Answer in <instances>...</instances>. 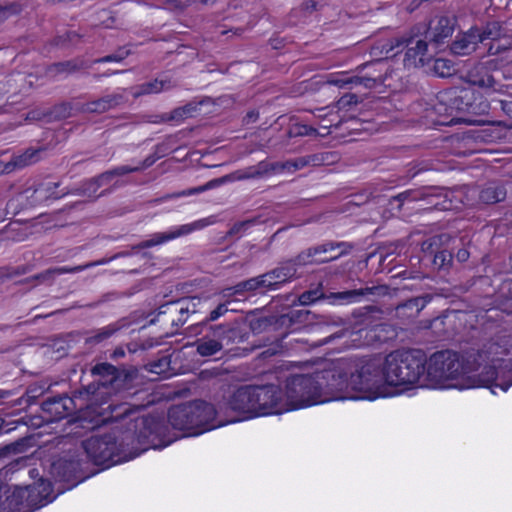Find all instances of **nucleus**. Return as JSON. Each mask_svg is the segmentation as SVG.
I'll use <instances>...</instances> for the list:
<instances>
[{
  "label": "nucleus",
  "mask_w": 512,
  "mask_h": 512,
  "mask_svg": "<svg viewBox=\"0 0 512 512\" xmlns=\"http://www.w3.org/2000/svg\"><path fill=\"white\" fill-rule=\"evenodd\" d=\"M426 379L435 385H447L461 376L460 355L452 350H441L426 358Z\"/></svg>",
  "instance_id": "obj_12"
},
{
  "label": "nucleus",
  "mask_w": 512,
  "mask_h": 512,
  "mask_svg": "<svg viewBox=\"0 0 512 512\" xmlns=\"http://www.w3.org/2000/svg\"><path fill=\"white\" fill-rule=\"evenodd\" d=\"M271 174L270 162L260 161L256 166L250 167L248 173L240 178H259Z\"/></svg>",
  "instance_id": "obj_58"
},
{
  "label": "nucleus",
  "mask_w": 512,
  "mask_h": 512,
  "mask_svg": "<svg viewBox=\"0 0 512 512\" xmlns=\"http://www.w3.org/2000/svg\"><path fill=\"white\" fill-rule=\"evenodd\" d=\"M198 227H200L199 222H195L193 224L182 225L173 231L164 232V233H155L149 239L141 241L140 243H138L136 245H133L131 247V251H121V252L114 254L113 256H111L108 259H101V260H98L95 262H91L90 267L95 266V265L105 264V263L112 261L114 259H117V258L130 256L132 254V252H138L143 249H147V248H150L153 246L160 245L166 241L173 240L180 236L187 235Z\"/></svg>",
  "instance_id": "obj_17"
},
{
  "label": "nucleus",
  "mask_w": 512,
  "mask_h": 512,
  "mask_svg": "<svg viewBox=\"0 0 512 512\" xmlns=\"http://www.w3.org/2000/svg\"><path fill=\"white\" fill-rule=\"evenodd\" d=\"M491 65H493V60L475 65L467 71L464 77L465 81L472 86H478L483 89L491 90Z\"/></svg>",
  "instance_id": "obj_24"
},
{
  "label": "nucleus",
  "mask_w": 512,
  "mask_h": 512,
  "mask_svg": "<svg viewBox=\"0 0 512 512\" xmlns=\"http://www.w3.org/2000/svg\"><path fill=\"white\" fill-rule=\"evenodd\" d=\"M124 102V95L119 93L108 94L99 99L83 104L80 110L86 113L102 114L123 104Z\"/></svg>",
  "instance_id": "obj_25"
},
{
  "label": "nucleus",
  "mask_w": 512,
  "mask_h": 512,
  "mask_svg": "<svg viewBox=\"0 0 512 512\" xmlns=\"http://www.w3.org/2000/svg\"><path fill=\"white\" fill-rule=\"evenodd\" d=\"M167 417L173 429L183 432L182 437L197 436L223 426L218 409L204 400L172 406Z\"/></svg>",
  "instance_id": "obj_2"
},
{
  "label": "nucleus",
  "mask_w": 512,
  "mask_h": 512,
  "mask_svg": "<svg viewBox=\"0 0 512 512\" xmlns=\"http://www.w3.org/2000/svg\"><path fill=\"white\" fill-rule=\"evenodd\" d=\"M106 423H116L114 431L91 436L82 441L88 459L95 465L109 468L132 459L149 448L161 449L178 437L171 435L164 419L141 416L140 409L127 403L108 406Z\"/></svg>",
  "instance_id": "obj_1"
},
{
  "label": "nucleus",
  "mask_w": 512,
  "mask_h": 512,
  "mask_svg": "<svg viewBox=\"0 0 512 512\" xmlns=\"http://www.w3.org/2000/svg\"><path fill=\"white\" fill-rule=\"evenodd\" d=\"M256 283L257 282H254L253 277H252L247 280L240 281L239 283H237L236 285H234L232 287L226 288L225 291L227 292L228 296L242 295L246 292L256 293V288H255Z\"/></svg>",
  "instance_id": "obj_48"
},
{
  "label": "nucleus",
  "mask_w": 512,
  "mask_h": 512,
  "mask_svg": "<svg viewBox=\"0 0 512 512\" xmlns=\"http://www.w3.org/2000/svg\"><path fill=\"white\" fill-rule=\"evenodd\" d=\"M135 292H136L135 287H133L127 291H124V292H117V291L107 292V293L103 294L100 297V299L97 300L96 302L88 304L87 307L95 308V307H97L103 303L109 302V301H113V300H116V299H119L122 297H130L133 294H135Z\"/></svg>",
  "instance_id": "obj_51"
},
{
  "label": "nucleus",
  "mask_w": 512,
  "mask_h": 512,
  "mask_svg": "<svg viewBox=\"0 0 512 512\" xmlns=\"http://www.w3.org/2000/svg\"><path fill=\"white\" fill-rule=\"evenodd\" d=\"M201 304L202 300L197 296L182 298L175 302H172L171 305L179 313V317L176 320H173V323L177 326L184 325L187 321V314L198 313V306H200Z\"/></svg>",
  "instance_id": "obj_30"
},
{
  "label": "nucleus",
  "mask_w": 512,
  "mask_h": 512,
  "mask_svg": "<svg viewBox=\"0 0 512 512\" xmlns=\"http://www.w3.org/2000/svg\"><path fill=\"white\" fill-rule=\"evenodd\" d=\"M7 492L3 498L9 512H33L55 499L51 482L42 478L33 485L16 487L11 494Z\"/></svg>",
  "instance_id": "obj_8"
},
{
  "label": "nucleus",
  "mask_w": 512,
  "mask_h": 512,
  "mask_svg": "<svg viewBox=\"0 0 512 512\" xmlns=\"http://www.w3.org/2000/svg\"><path fill=\"white\" fill-rule=\"evenodd\" d=\"M34 444L33 436H26L19 438L18 440L4 445L0 448V460L7 458L11 455H16L19 453L25 452L28 448L32 447Z\"/></svg>",
  "instance_id": "obj_35"
},
{
  "label": "nucleus",
  "mask_w": 512,
  "mask_h": 512,
  "mask_svg": "<svg viewBox=\"0 0 512 512\" xmlns=\"http://www.w3.org/2000/svg\"><path fill=\"white\" fill-rule=\"evenodd\" d=\"M197 353L202 357H211L222 351L224 348L219 341L202 336L194 342Z\"/></svg>",
  "instance_id": "obj_38"
},
{
  "label": "nucleus",
  "mask_w": 512,
  "mask_h": 512,
  "mask_svg": "<svg viewBox=\"0 0 512 512\" xmlns=\"http://www.w3.org/2000/svg\"><path fill=\"white\" fill-rule=\"evenodd\" d=\"M317 129L306 125V124H300L295 123L291 125L287 131V137L288 138H295L300 136H309V135H316Z\"/></svg>",
  "instance_id": "obj_55"
},
{
  "label": "nucleus",
  "mask_w": 512,
  "mask_h": 512,
  "mask_svg": "<svg viewBox=\"0 0 512 512\" xmlns=\"http://www.w3.org/2000/svg\"><path fill=\"white\" fill-rule=\"evenodd\" d=\"M284 399L288 411L321 403L315 374H294L288 377Z\"/></svg>",
  "instance_id": "obj_11"
},
{
  "label": "nucleus",
  "mask_w": 512,
  "mask_h": 512,
  "mask_svg": "<svg viewBox=\"0 0 512 512\" xmlns=\"http://www.w3.org/2000/svg\"><path fill=\"white\" fill-rule=\"evenodd\" d=\"M270 320H271V331L285 330V332L282 333V336H285L287 334V331L289 329L293 328L291 325V322L289 320L288 313L270 314Z\"/></svg>",
  "instance_id": "obj_49"
},
{
  "label": "nucleus",
  "mask_w": 512,
  "mask_h": 512,
  "mask_svg": "<svg viewBox=\"0 0 512 512\" xmlns=\"http://www.w3.org/2000/svg\"><path fill=\"white\" fill-rule=\"evenodd\" d=\"M86 403L77 405L73 396L61 394L54 397H49L41 404V409L46 414L47 422H57L67 416L71 415L75 410L82 409Z\"/></svg>",
  "instance_id": "obj_18"
},
{
  "label": "nucleus",
  "mask_w": 512,
  "mask_h": 512,
  "mask_svg": "<svg viewBox=\"0 0 512 512\" xmlns=\"http://www.w3.org/2000/svg\"><path fill=\"white\" fill-rule=\"evenodd\" d=\"M253 390L256 404L259 406V416L281 414L288 411L283 391L279 386L273 384L253 385Z\"/></svg>",
  "instance_id": "obj_16"
},
{
  "label": "nucleus",
  "mask_w": 512,
  "mask_h": 512,
  "mask_svg": "<svg viewBox=\"0 0 512 512\" xmlns=\"http://www.w3.org/2000/svg\"><path fill=\"white\" fill-rule=\"evenodd\" d=\"M388 386L407 387L425 375L426 354L421 349L396 350L384 359Z\"/></svg>",
  "instance_id": "obj_6"
},
{
  "label": "nucleus",
  "mask_w": 512,
  "mask_h": 512,
  "mask_svg": "<svg viewBox=\"0 0 512 512\" xmlns=\"http://www.w3.org/2000/svg\"><path fill=\"white\" fill-rule=\"evenodd\" d=\"M455 23V19L443 16L438 19L434 27L427 24V32H425V34L429 39L433 53H437L441 47L447 43V39H449L454 32Z\"/></svg>",
  "instance_id": "obj_21"
},
{
  "label": "nucleus",
  "mask_w": 512,
  "mask_h": 512,
  "mask_svg": "<svg viewBox=\"0 0 512 512\" xmlns=\"http://www.w3.org/2000/svg\"><path fill=\"white\" fill-rule=\"evenodd\" d=\"M266 273L272 283H275L276 290L279 289L283 284L291 282L300 277V275L296 273L295 268H292V265L287 259L280 261L275 268L267 271Z\"/></svg>",
  "instance_id": "obj_27"
},
{
  "label": "nucleus",
  "mask_w": 512,
  "mask_h": 512,
  "mask_svg": "<svg viewBox=\"0 0 512 512\" xmlns=\"http://www.w3.org/2000/svg\"><path fill=\"white\" fill-rule=\"evenodd\" d=\"M321 253L322 251L320 245H316L313 247H309L305 250H302L296 256L289 258L287 260L292 265V268H295V270L297 271L298 267L328 263L329 259H326V257H320Z\"/></svg>",
  "instance_id": "obj_28"
},
{
  "label": "nucleus",
  "mask_w": 512,
  "mask_h": 512,
  "mask_svg": "<svg viewBox=\"0 0 512 512\" xmlns=\"http://www.w3.org/2000/svg\"><path fill=\"white\" fill-rule=\"evenodd\" d=\"M428 261L432 264L434 269L438 271H448L453 264V254L449 250L441 248L437 254H434Z\"/></svg>",
  "instance_id": "obj_41"
},
{
  "label": "nucleus",
  "mask_w": 512,
  "mask_h": 512,
  "mask_svg": "<svg viewBox=\"0 0 512 512\" xmlns=\"http://www.w3.org/2000/svg\"><path fill=\"white\" fill-rule=\"evenodd\" d=\"M314 374L321 403L332 400H353L350 371H346L340 365H334L327 369L316 371Z\"/></svg>",
  "instance_id": "obj_9"
},
{
  "label": "nucleus",
  "mask_w": 512,
  "mask_h": 512,
  "mask_svg": "<svg viewBox=\"0 0 512 512\" xmlns=\"http://www.w3.org/2000/svg\"><path fill=\"white\" fill-rule=\"evenodd\" d=\"M504 358L501 361L509 368L511 376L508 380L498 382V373L495 366L485 365L480 374L468 376L466 383L461 385V388H475V387H500L503 391H507L512 385V346L504 351Z\"/></svg>",
  "instance_id": "obj_15"
},
{
  "label": "nucleus",
  "mask_w": 512,
  "mask_h": 512,
  "mask_svg": "<svg viewBox=\"0 0 512 512\" xmlns=\"http://www.w3.org/2000/svg\"><path fill=\"white\" fill-rule=\"evenodd\" d=\"M90 266H91V264L80 265V266H75V267H71V268H67V267L49 268L41 273L27 277L24 280L19 281V283H21V284L31 283L33 287H35L36 285H38L40 283H50L51 284L54 281V278L56 275L80 272L86 268H89Z\"/></svg>",
  "instance_id": "obj_26"
},
{
  "label": "nucleus",
  "mask_w": 512,
  "mask_h": 512,
  "mask_svg": "<svg viewBox=\"0 0 512 512\" xmlns=\"http://www.w3.org/2000/svg\"><path fill=\"white\" fill-rule=\"evenodd\" d=\"M425 32L427 24L418 23L402 35L390 39L383 48L389 53L401 47L405 49V67H423L432 58V53H429L430 42Z\"/></svg>",
  "instance_id": "obj_7"
},
{
  "label": "nucleus",
  "mask_w": 512,
  "mask_h": 512,
  "mask_svg": "<svg viewBox=\"0 0 512 512\" xmlns=\"http://www.w3.org/2000/svg\"><path fill=\"white\" fill-rule=\"evenodd\" d=\"M287 313L292 327L310 324L316 318V315L308 309H291Z\"/></svg>",
  "instance_id": "obj_45"
},
{
  "label": "nucleus",
  "mask_w": 512,
  "mask_h": 512,
  "mask_svg": "<svg viewBox=\"0 0 512 512\" xmlns=\"http://www.w3.org/2000/svg\"><path fill=\"white\" fill-rule=\"evenodd\" d=\"M98 188H100L95 181L94 177L83 182L81 186L70 193L76 194V195H82V196H88L92 197L97 192Z\"/></svg>",
  "instance_id": "obj_59"
},
{
  "label": "nucleus",
  "mask_w": 512,
  "mask_h": 512,
  "mask_svg": "<svg viewBox=\"0 0 512 512\" xmlns=\"http://www.w3.org/2000/svg\"><path fill=\"white\" fill-rule=\"evenodd\" d=\"M450 49L456 55H468L475 51V42H470L463 34L452 42Z\"/></svg>",
  "instance_id": "obj_47"
},
{
  "label": "nucleus",
  "mask_w": 512,
  "mask_h": 512,
  "mask_svg": "<svg viewBox=\"0 0 512 512\" xmlns=\"http://www.w3.org/2000/svg\"><path fill=\"white\" fill-rule=\"evenodd\" d=\"M433 71L442 78L449 77L454 72V65L450 60L438 58L434 60Z\"/></svg>",
  "instance_id": "obj_52"
},
{
  "label": "nucleus",
  "mask_w": 512,
  "mask_h": 512,
  "mask_svg": "<svg viewBox=\"0 0 512 512\" xmlns=\"http://www.w3.org/2000/svg\"><path fill=\"white\" fill-rule=\"evenodd\" d=\"M386 59H376L356 68V72L363 74L365 80V88L372 89L377 85H382L385 82Z\"/></svg>",
  "instance_id": "obj_22"
},
{
  "label": "nucleus",
  "mask_w": 512,
  "mask_h": 512,
  "mask_svg": "<svg viewBox=\"0 0 512 512\" xmlns=\"http://www.w3.org/2000/svg\"><path fill=\"white\" fill-rule=\"evenodd\" d=\"M254 282H257L255 284L256 292L260 294H265L269 290H276L275 289V283L273 284L270 278H268L267 273H263L261 275H258L256 277H253Z\"/></svg>",
  "instance_id": "obj_61"
},
{
  "label": "nucleus",
  "mask_w": 512,
  "mask_h": 512,
  "mask_svg": "<svg viewBox=\"0 0 512 512\" xmlns=\"http://www.w3.org/2000/svg\"><path fill=\"white\" fill-rule=\"evenodd\" d=\"M163 147V145H157L156 146V150L153 154L147 156L140 164V166H136V167H131L130 166V169H132V173L133 172H139V171H142L144 169H147L149 168L150 166H152L160 157L161 155L159 154L161 152V148Z\"/></svg>",
  "instance_id": "obj_62"
},
{
  "label": "nucleus",
  "mask_w": 512,
  "mask_h": 512,
  "mask_svg": "<svg viewBox=\"0 0 512 512\" xmlns=\"http://www.w3.org/2000/svg\"><path fill=\"white\" fill-rule=\"evenodd\" d=\"M383 314L384 312L379 306L367 305L356 309L352 315L358 324L371 325L374 322L382 319Z\"/></svg>",
  "instance_id": "obj_34"
},
{
  "label": "nucleus",
  "mask_w": 512,
  "mask_h": 512,
  "mask_svg": "<svg viewBox=\"0 0 512 512\" xmlns=\"http://www.w3.org/2000/svg\"><path fill=\"white\" fill-rule=\"evenodd\" d=\"M249 327L255 334H259L264 331H271L270 315H264L250 319Z\"/></svg>",
  "instance_id": "obj_53"
},
{
  "label": "nucleus",
  "mask_w": 512,
  "mask_h": 512,
  "mask_svg": "<svg viewBox=\"0 0 512 512\" xmlns=\"http://www.w3.org/2000/svg\"><path fill=\"white\" fill-rule=\"evenodd\" d=\"M41 152V149H27L22 154L14 155L12 159L4 165L3 171L5 173H11L16 169H21L36 163L39 160Z\"/></svg>",
  "instance_id": "obj_31"
},
{
  "label": "nucleus",
  "mask_w": 512,
  "mask_h": 512,
  "mask_svg": "<svg viewBox=\"0 0 512 512\" xmlns=\"http://www.w3.org/2000/svg\"><path fill=\"white\" fill-rule=\"evenodd\" d=\"M481 34L483 40L498 41L502 37H505L506 31L498 21H491L486 23L484 27H481Z\"/></svg>",
  "instance_id": "obj_42"
},
{
  "label": "nucleus",
  "mask_w": 512,
  "mask_h": 512,
  "mask_svg": "<svg viewBox=\"0 0 512 512\" xmlns=\"http://www.w3.org/2000/svg\"><path fill=\"white\" fill-rule=\"evenodd\" d=\"M129 173H132V169H130V166L123 165L105 171L99 174L98 176L94 177V179L97 182L98 186L101 187L103 185L110 183L115 177L124 176Z\"/></svg>",
  "instance_id": "obj_43"
},
{
  "label": "nucleus",
  "mask_w": 512,
  "mask_h": 512,
  "mask_svg": "<svg viewBox=\"0 0 512 512\" xmlns=\"http://www.w3.org/2000/svg\"><path fill=\"white\" fill-rule=\"evenodd\" d=\"M436 188L434 187H421L417 189H409L403 191L395 196H392L388 200V207L391 211L394 212H402L404 205L413 203L420 200H427L428 204L437 207L438 202H433V198L439 197L438 194H435L434 191Z\"/></svg>",
  "instance_id": "obj_20"
},
{
  "label": "nucleus",
  "mask_w": 512,
  "mask_h": 512,
  "mask_svg": "<svg viewBox=\"0 0 512 512\" xmlns=\"http://www.w3.org/2000/svg\"><path fill=\"white\" fill-rule=\"evenodd\" d=\"M21 11L22 5L16 1L0 5V25L10 17L20 14Z\"/></svg>",
  "instance_id": "obj_56"
},
{
  "label": "nucleus",
  "mask_w": 512,
  "mask_h": 512,
  "mask_svg": "<svg viewBox=\"0 0 512 512\" xmlns=\"http://www.w3.org/2000/svg\"><path fill=\"white\" fill-rule=\"evenodd\" d=\"M388 287L385 285L366 287L361 289L346 290L341 292H331L324 294L320 289L308 290L303 292L298 300L301 305H309L318 300L327 299L330 303H351L357 301L364 295H385Z\"/></svg>",
  "instance_id": "obj_13"
},
{
  "label": "nucleus",
  "mask_w": 512,
  "mask_h": 512,
  "mask_svg": "<svg viewBox=\"0 0 512 512\" xmlns=\"http://www.w3.org/2000/svg\"><path fill=\"white\" fill-rule=\"evenodd\" d=\"M58 186V182L41 183L38 185V188L35 189V192H44L46 199H59L70 193V191H63L61 194L56 193L55 189Z\"/></svg>",
  "instance_id": "obj_57"
},
{
  "label": "nucleus",
  "mask_w": 512,
  "mask_h": 512,
  "mask_svg": "<svg viewBox=\"0 0 512 512\" xmlns=\"http://www.w3.org/2000/svg\"><path fill=\"white\" fill-rule=\"evenodd\" d=\"M255 222H256V219H248V220L236 222L228 230L226 235L228 237L240 236L244 231H246L248 228H250Z\"/></svg>",
  "instance_id": "obj_63"
},
{
  "label": "nucleus",
  "mask_w": 512,
  "mask_h": 512,
  "mask_svg": "<svg viewBox=\"0 0 512 512\" xmlns=\"http://www.w3.org/2000/svg\"><path fill=\"white\" fill-rule=\"evenodd\" d=\"M507 195L506 188L498 182L487 183L479 193V199L484 204H496L504 201Z\"/></svg>",
  "instance_id": "obj_32"
},
{
  "label": "nucleus",
  "mask_w": 512,
  "mask_h": 512,
  "mask_svg": "<svg viewBox=\"0 0 512 512\" xmlns=\"http://www.w3.org/2000/svg\"><path fill=\"white\" fill-rule=\"evenodd\" d=\"M443 239H448L446 234L434 235L421 244V251L423 252V260H430L434 254L443 248Z\"/></svg>",
  "instance_id": "obj_39"
},
{
  "label": "nucleus",
  "mask_w": 512,
  "mask_h": 512,
  "mask_svg": "<svg viewBox=\"0 0 512 512\" xmlns=\"http://www.w3.org/2000/svg\"><path fill=\"white\" fill-rule=\"evenodd\" d=\"M223 414V425L259 416V406L254 397L253 385H243L236 389L218 408Z\"/></svg>",
  "instance_id": "obj_10"
},
{
  "label": "nucleus",
  "mask_w": 512,
  "mask_h": 512,
  "mask_svg": "<svg viewBox=\"0 0 512 512\" xmlns=\"http://www.w3.org/2000/svg\"><path fill=\"white\" fill-rule=\"evenodd\" d=\"M438 103L434 109L439 115L451 117L447 123H468L474 122L466 116H477L484 114L489 105L481 95L471 87H450L440 91L437 95Z\"/></svg>",
  "instance_id": "obj_3"
},
{
  "label": "nucleus",
  "mask_w": 512,
  "mask_h": 512,
  "mask_svg": "<svg viewBox=\"0 0 512 512\" xmlns=\"http://www.w3.org/2000/svg\"><path fill=\"white\" fill-rule=\"evenodd\" d=\"M230 304L229 301L219 303L213 310H211L208 315L202 319L198 325H208L211 324V322H214L218 320L220 317L224 316L228 311V305Z\"/></svg>",
  "instance_id": "obj_54"
},
{
  "label": "nucleus",
  "mask_w": 512,
  "mask_h": 512,
  "mask_svg": "<svg viewBox=\"0 0 512 512\" xmlns=\"http://www.w3.org/2000/svg\"><path fill=\"white\" fill-rule=\"evenodd\" d=\"M49 473L55 483L59 484L58 493L75 487L88 477L82 470L79 459L60 458L55 460L50 466Z\"/></svg>",
  "instance_id": "obj_14"
},
{
  "label": "nucleus",
  "mask_w": 512,
  "mask_h": 512,
  "mask_svg": "<svg viewBox=\"0 0 512 512\" xmlns=\"http://www.w3.org/2000/svg\"><path fill=\"white\" fill-rule=\"evenodd\" d=\"M80 39L75 31H67L63 35H57L53 42L56 46L65 47L68 43H74Z\"/></svg>",
  "instance_id": "obj_64"
},
{
  "label": "nucleus",
  "mask_w": 512,
  "mask_h": 512,
  "mask_svg": "<svg viewBox=\"0 0 512 512\" xmlns=\"http://www.w3.org/2000/svg\"><path fill=\"white\" fill-rule=\"evenodd\" d=\"M353 400H375L386 396L388 379L386 366L381 356L361 361L355 372L350 371Z\"/></svg>",
  "instance_id": "obj_5"
},
{
  "label": "nucleus",
  "mask_w": 512,
  "mask_h": 512,
  "mask_svg": "<svg viewBox=\"0 0 512 512\" xmlns=\"http://www.w3.org/2000/svg\"><path fill=\"white\" fill-rule=\"evenodd\" d=\"M176 84L172 82L171 79H154L153 81L143 83L137 87V92L135 93V97L159 93L163 90H168L175 87Z\"/></svg>",
  "instance_id": "obj_36"
},
{
  "label": "nucleus",
  "mask_w": 512,
  "mask_h": 512,
  "mask_svg": "<svg viewBox=\"0 0 512 512\" xmlns=\"http://www.w3.org/2000/svg\"><path fill=\"white\" fill-rule=\"evenodd\" d=\"M122 326L119 323H112L101 329L92 331V335L85 339V344L95 346L112 337Z\"/></svg>",
  "instance_id": "obj_37"
},
{
  "label": "nucleus",
  "mask_w": 512,
  "mask_h": 512,
  "mask_svg": "<svg viewBox=\"0 0 512 512\" xmlns=\"http://www.w3.org/2000/svg\"><path fill=\"white\" fill-rule=\"evenodd\" d=\"M490 80L492 83V91H501L503 88L508 87L509 84L505 81V68L498 67L497 60L493 59V65H491Z\"/></svg>",
  "instance_id": "obj_46"
},
{
  "label": "nucleus",
  "mask_w": 512,
  "mask_h": 512,
  "mask_svg": "<svg viewBox=\"0 0 512 512\" xmlns=\"http://www.w3.org/2000/svg\"><path fill=\"white\" fill-rule=\"evenodd\" d=\"M91 373L93 376H97L98 379L72 393L76 402L80 400L88 401L92 396L101 395L103 393L100 391L101 389H105L107 392L129 390L139 377V370L135 366H114L108 362L94 365L91 368Z\"/></svg>",
  "instance_id": "obj_4"
},
{
  "label": "nucleus",
  "mask_w": 512,
  "mask_h": 512,
  "mask_svg": "<svg viewBox=\"0 0 512 512\" xmlns=\"http://www.w3.org/2000/svg\"><path fill=\"white\" fill-rule=\"evenodd\" d=\"M355 245L350 242H335V241H327L323 244H320V248L322 252H334L335 250H339L338 254L331 255L330 257H326L330 261L336 260L341 256L349 254Z\"/></svg>",
  "instance_id": "obj_40"
},
{
  "label": "nucleus",
  "mask_w": 512,
  "mask_h": 512,
  "mask_svg": "<svg viewBox=\"0 0 512 512\" xmlns=\"http://www.w3.org/2000/svg\"><path fill=\"white\" fill-rule=\"evenodd\" d=\"M486 358L483 351L475 349L466 351L465 354L460 357L461 376L477 371Z\"/></svg>",
  "instance_id": "obj_33"
},
{
  "label": "nucleus",
  "mask_w": 512,
  "mask_h": 512,
  "mask_svg": "<svg viewBox=\"0 0 512 512\" xmlns=\"http://www.w3.org/2000/svg\"><path fill=\"white\" fill-rule=\"evenodd\" d=\"M229 180H230V176L229 175H226V176H223V177H220V178H216V179L210 180L209 182H207L206 184H204L202 186H199V187L192 188V189L188 190L187 195L204 192L206 190L218 187V186L226 183ZM182 194L185 195L186 192H183Z\"/></svg>",
  "instance_id": "obj_60"
},
{
  "label": "nucleus",
  "mask_w": 512,
  "mask_h": 512,
  "mask_svg": "<svg viewBox=\"0 0 512 512\" xmlns=\"http://www.w3.org/2000/svg\"><path fill=\"white\" fill-rule=\"evenodd\" d=\"M431 294L409 298L398 303L395 307V315L403 321H409L416 318L424 307L432 300Z\"/></svg>",
  "instance_id": "obj_23"
},
{
  "label": "nucleus",
  "mask_w": 512,
  "mask_h": 512,
  "mask_svg": "<svg viewBox=\"0 0 512 512\" xmlns=\"http://www.w3.org/2000/svg\"><path fill=\"white\" fill-rule=\"evenodd\" d=\"M32 264H24L16 267L13 266H2L0 267V284L6 280L12 279L17 276L27 274L33 270Z\"/></svg>",
  "instance_id": "obj_44"
},
{
  "label": "nucleus",
  "mask_w": 512,
  "mask_h": 512,
  "mask_svg": "<svg viewBox=\"0 0 512 512\" xmlns=\"http://www.w3.org/2000/svg\"><path fill=\"white\" fill-rule=\"evenodd\" d=\"M72 109L73 107L70 102H61L41 113L36 114L35 112H31L29 113V115H32L30 117L32 119L42 120L47 123H50L54 121H61L71 117Z\"/></svg>",
  "instance_id": "obj_29"
},
{
  "label": "nucleus",
  "mask_w": 512,
  "mask_h": 512,
  "mask_svg": "<svg viewBox=\"0 0 512 512\" xmlns=\"http://www.w3.org/2000/svg\"><path fill=\"white\" fill-rule=\"evenodd\" d=\"M198 327L201 328L199 333H203V336L207 338L219 341L223 348L243 341V333L238 321L208 325H198L197 323L196 328Z\"/></svg>",
  "instance_id": "obj_19"
},
{
  "label": "nucleus",
  "mask_w": 512,
  "mask_h": 512,
  "mask_svg": "<svg viewBox=\"0 0 512 512\" xmlns=\"http://www.w3.org/2000/svg\"><path fill=\"white\" fill-rule=\"evenodd\" d=\"M171 360L169 356H162L157 360L151 361L144 365V369L148 372L161 375L170 369Z\"/></svg>",
  "instance_id": "obj_50"
}]
</instances>
